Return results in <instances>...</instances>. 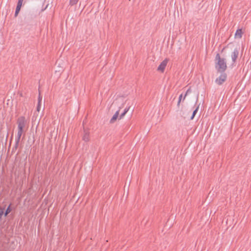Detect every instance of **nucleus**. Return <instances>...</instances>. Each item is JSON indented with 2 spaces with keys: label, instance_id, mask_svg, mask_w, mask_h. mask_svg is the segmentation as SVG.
<instances>
[{
  "label": "nucleus",
  "instance_id": "obj_1",
  "mask_svg": "<svg viewBox=\"0 0 251 251\" xmlns=\"http://www.w3.org/2000/svg\"><path fill=\"white\" fill-rule=\"evenodd\" d=\"M216 61L215 68L217 71L220 73H224L227 68L226 59L221 58L219 53H217L215 57Z\"/></svg>",
  "mask_w": 251,
  "mask_h": 251
},
{
  "label": "nucleus",
  "instance_id": "obj_2",
  "mask_svg": "<svg viewBox=\"0 0 251 251\" xmlns=\"http://www.w3.org/2000/svg\"><path fill=\"white\" fill-rule=\"evenodd\" d=\"M25 124L26 121L24 117L22 116L18 119V132L16 137L18 141L21 139L23 133L25 132Z\"/></svg>",
  "mask_w": 251,
  "mask_h": 251
},
{
  "label": "nucleus",
  "instance_id": "obj_3",
  "mask_svg": "<svg viewBox=\"0 0 251 251\" xmlns=\"http://www.w3.org/2000/svg\"><path fill=\"white\" fill-rule=\"evenodd\" d=\"M226 77L227 75L226 73H221V75L216 78L215 82L218 85H221L226 80Z\"/></svg>",
  "mask_w": 251,
  "mask_h": 251
},
{
  "label": "nucleus",
  "instance_id": "obj_4",
  "mask_svg": "<svg viewBox=\"0 0 251 251\" xmlns=\"http://www.w3.org/2000/svg\"><path fill=\"white\" fill-rule=\"evenodd\" d=\"M168 62V59H164L159 65L157 68V71H160L161 72H163L164 70L167 66V64Z\"/></svg>",
  "mask_w": 251,
  "mask_h": 251
},
{
  "label": "nucleus",
  "instance_id": "obj_5",
  "mask_svg": "<svg viewBox=\"0 0 251 251\" xmlns=\"http://www.w3.org/2000/svg\"><path fill=\"white\" fill-rule=\"evenodd\" d=\"M24 0H18L17 5L16 6V10L15 12V16L17 17L19 13V11H20V9L21 8L22 3Z\"/></svg>",
  "mask_w": 251,
  "mask_h": 251
},
{
  "label": "nucleus",
  "instance_id": "obj_6",
  "mask_svg": "<svg viewBox=\"0 0 251 251\" xmlns=\"http://www.w3.org/2000/svg\"><path fill=\"white\" fill-rule=\"evenodd\" d=\"M239 54V51L237 49H234V51L231 54V58L233 62H235L237 59Z\"/></svg>",
  "mask_w": 251,
  "mask_h": 251
},
{
  "label": "nucleus",
  "instance_id": "obj_7",
  "mask_svg": "<svg viewBox=\"0 0 251 251\" xmlns=\"http://www.w3.org/2000/svg\"><path fill=\"white\" fill-rule=\"evenodd\" d=\"M119 115V110L117 111L116 113L114 114L112 118L110 121V123H113L118 118V116Z\"/></svg>",
  "mask_w": 251,
  "mask_h": 251
},
{
  "label": "nucleus",
  "instance_id": "obj_8",
  "mask_svg": "<svg viewBox=\"0 0 251 251\" xmlns=\"http://www.w3.org/2000/svg\"><path fill=\"white\" fill-rule=\"evenodd\" d=\"M242 34H243V32H242V29H238L236 30V32H235V36L236 38L240 39L242 38Z\"/></svg>",
  "mask_w": 251,
  "mask_h": 251
},
{
  "label": "nucleus",
  "instance_id": "obj_9",
  "mask_svg": "<svg viewBox=\"0 0 251 251\" xmlns=\"http://www.w3.org/2000/svg\"><path fill=\"white\" fill-rule=\"evenodd\" d=\"M89 140V133L86 132V131H84V134L83 136V140H84L85 142H88Z\"/></svg>",
  "mask_w": 251,
  "mask_h": 251
},
{
  "label": "nucleus",
  "instance_id": "obj_10",
  "mask_svg": "<svg viewBox=\"0 0 251 251\" xmlns=\"http://www.w3.org/2000/svg\"><path fill=\"white\" fill-rule=\"evenodd\" d=\"M11 204H10L8 207L6 208L5 212H3V215L4 217H6L8 215V214L10 213V212L11 211L12 209L11 208Z\"/></svg>",
  "mask_w": 251,
  "mask_h": 251
},
{
  "label": "nucleus",
  "instance_id": "obj_11",
  "mask_svg": "<svg viewBox=\"0 0 251 251\" xmlns=\"http://www.w3.org/2000/svg\"><path fill=\"white\" fill-rule=\"evenodd\" d=\"M129 108H126L124 112L120 115V119H122L128 111Z\"/></svg>",
  "mask_w": 251,
  "mask_h": 251
},
{
  "label": "nucleus",
  "instance_id": "obj_12",
  "mask_svg": "<svg viewBox=\"0 0 251 251\" xmlns=\"http://www.w3.org/2000/svg\"><path fill=\"white\" fill-rule=\"evenodd\" d=\"M20 141V140H19L18 141L17 138H15V144L14 147L13 148V150H14V149L16 150L17 149V148L19 146Z\"/></svg>",
  "mask_w": 251,
  "mask_h": 251
},
{
  "label": "nucleus",
  "instance_id": "obj_13",
  "mask_svg": "<svg viewBox=\"0 0 251 251\" xmlns=\"http://www.w3.org/2000/svg\"><path fill=\"white\" fill-rule=\"evenodd\" d=\"M198 107L196 108L194 111H193V114H192V115L191 117V119L192 120L193 119V118H194L195 115L196 114V113H197L198 112Z\"/></svg>",
  "mask_w": 251,
  "mask_h": 251
},
{
  "label": "nucleus",
  "instance_id": "obj_14",
  "mask_svg": "<svg viewBox=\"0 0 251 251\" xmlns=\"http://www.w3.org/2000/svg\"><path fill=\"white\" fill-rule=\"evenodd\" d=\"M4 208L0 206V220L1 219L3 215V210Z\"/></svg>",
  "mask_w": 251,
  "mask_h": 251
},
{
  "label": "nucleus",
  "instance_id": "obj_15",
  "mask_svg": "<svg viewBox=\"0 0 251 251\" xmlns=\"http://www.w3.org/2000/svg\"><path fill=\"white\" fill-rule=\"evenodd\" d=\"M78 1V0H70V3L71 5H73L76 4Z\"/></svg>",
  "mask_w": 251,
  "mask_h": 251
},
{
  "label": "nucleus",
  "instance_id": "obj_16",
  "mask_svg": "<svg viewBox=\"0 0 251 251\" xmlns=\"http://www.w3.org/2000/svg\"><path fill=\"white\" fill-rule=\"evenodd\" d=\"M182 94H181L179 96V98H178V102H177V105L178 106L180 104V102L181 100V99H182Z\"/></svg>",
  "mask_w": 251,
  "mask_h": 251
},
{
  "label": "nucleus",
  "instance_id": "obj_17",
  "mask_svg": "<svg viewBox=\"0 0 251 251\" xmlns=\"http://www.w3.org/2000/svg\"><path fill=\"white\" fill-rule=\"evenodd\" d=\"M41 100H42V98H41L40 95H39V98H38V103H39V104L41 103Z\"/></svg>",
  "mask_w": 251,
  "mask_h": 251
},
{
  "label": "nucleus",
  "instance_id": "obj_18",
  "mask_svg": "<svg viewBox=\"0 0 251 251\" xmlns=\"http://www.w3.org/2000/svg\"><path fill=\"white\" fill-rule=\"evenodd\" d=\"M40 104L38 103L37 107V111H40Z\"/></svg>",
  "mask_w": 251,
  "mask_h": 251
},
{
  "label": "nucleus",
  "instance_id": "obj_19",
  "mask_svg": "<svg viewBox=\"0 0 251 251\" xmlns=\"http://www.w3.org/2000/svg\"><path fill=\"white\" fill-rule=\"evenodd\" d=\"M189 91V90H188L186 91V93H185V95H184V96L183 100H184V99H185V98L186 96H187V94L188 93Z\"/></svg>",
  "mask_w": 251,
  "mask_h": 251
}]
</instances>
